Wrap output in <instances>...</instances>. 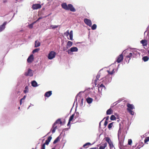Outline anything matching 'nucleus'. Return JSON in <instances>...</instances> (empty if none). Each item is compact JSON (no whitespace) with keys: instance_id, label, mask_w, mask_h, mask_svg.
Here are the masks:
<instances>
[{"instance_id":"obj_1","label":"nucleus","mask_w":149,"mask_h":149,"mask_svg":"<svg viewBox=\"0 0 149 149\" xmlns=\"http://www.w3.org/2000/svg\"><path fill=\"white\" fill-rule=\"evenodd\" d=\"M61 6L63 8L66 10H70L71 11L74 12L76 11L75 8L71 4H69L67 5L66 3H64L61 4Z\"/></svg>"},{"instance_id":"obj_2","label":"nucleus","mask_w":149,"mask_h":149,"mask_svg":"<svg viewBox=\"0 0 149 149\" xmlns=\"http://www.w3.org/2000/svg\"><path fill=\"white\" fill-rule=\"evenodd\" d=\"M57 123L60 124H61L62 123L61 119L59 118L53 124L52 128L51 129V131L52 133H54L55 132L56 130L57 129V126H56V125Z\"/></svg>"},{"instance_id":"obj_3","label":"nucleus","mask_w":149,"mask_h":149,"mask_svg":"<svg viewBox=\"0 0 149 149\" xmlns=\"http://www.w3.org/2000/svg\"><path fill=\"white\" fill-rule=\"evenodd\" d=\"M112 79V78L110 75L108 74L105 77V79L103 80V83L106 85L110 82Z\"/></svg>"},{"instance_id":"obj_4","label":"nucleus","mask_w":149,"mask_h":149,"mask_svg":"<svg viewBox=\"0 0 149 149\" xmlns=\"http://www.w3.org/2000/svg\"><path fill=\"white\" fill-rule=\"evenodd\" d=\"M56 55V53L54 51H52L50 52L48 54V58L50 60L54 58Z\"/></svg>"},{"instance_id":"obj_5","label":"nucleus","mask_w":149,"mask_h":149,"mask_svg":"<svg viewBox=\"0 0 149 149\" xmlns=\"http://www.w3.org/2000/svg\"><path fill=\"white\" fill-rule=\"evenodd\" d=\"M132 54V52H130L126 56L125 60L126 61L127 63L129 62L130 60L131 59V57L134 58Z\"/></svg>"},{"instance_id":"obj_6","label":"nucleus","mask_w":149,"mask_h":149,"mask_svg":"<svg viewBox=\"0 0 149 149\" xmlns=\"http://www.w3.org/2000/svg\"><path fill=\"white\" fill-rule=\"evenodd\" d=\"M115 70V68L113 67L112 65L109 68V70L107 71L109 74H112L115 72L114 70Z\"/></svg>"},{"instance_id":"obj_7","label":"nucleus","mask_w":149,"mask_h":149,"mask_svg":"<svg viewBox=\"0 0 149 149\" xmlns=\"http://www.w3.org/2000/svg\"><path fill=\"white\" fill-rule=\"evenodd\" d=\"M123 59V56L122 54L119 55L117 57L116 61L118 63L121 62Z\"/></svg>"},{"instance_id":"obj_8","label":"nucleus","mask_w":149,"mask_h":149,"mask_svg":"<svg viewBox=\"0 0 149 149\" xmlns=\"http://www.w3.org/2000/svg\"><path fill=\"white\" fill-rule=\"evenodd\" d=\"M78 49L77 47H71L70 49H68L67 51V52L68 54H70L71 52H75L77 51Z\"/></svg>"},{"instance_id":"obj_9","label":"nucleus","mask_w":149,"mask_h":149,"mask_svg":"<svg viewBox=\"0 0 149 149\" xmlns=\"http://www.w3.org/2000/svg\"><path fill=\"white\" fill-rule=\"evenodd\" d=\"M101 76V74L99 72L98 73L97 75L96 76V79L94 81V83L95 85L96 86L97 84H98V83H97V81L98 80H100L99 79L100 78Z\"/></svg>"},{"instance_id":"obj_10","label":"nucleus","mask_w":149,"mask_h":149,"mask_svg":"<svg viewBox=\"0 0 149 149\" xmlns=\"http://www.w3.org/2000/svg\"><path fill=\"white\" fill-rule=\"evenodd\" d=\"M41 6L40 4H36L33 5L32 8L33 10L41 8Z\"/></svg>"},{"instance_id":"obj_11","label":"nucleus","mask_w":149,"mask_h":149,"mask_svg":"<svg viewBox=\"0 0 149 149\" xmlns=\"http://www.w3.org/2000/svg\"><path fill=\"white\" fill-rule=\"evenodd\" d=\"M34 60V57L33 54L31 55L27 59V62L29 63H32Z\"/></svg>"},{"instance_id":"obj_12","label":"nucleus","mask_w":149,"mask_h":149,"mask_svg":"<svg viewBox=\"0 0 149 149\" xmlns=\"http://www.w3.org/2000/svg\"><path fill=\"white\" fill-rule=\"evenodd\" d=\"M84 22L88 26H92V21L90 20L87 19H84Z\"/></svg>"},{"instance_id":"obj_13","label":"nucleus","mask_w":149,"mask_h":149,"mask_svg":"<svg viewBox=\"0 0 149 149\" xmlns=\"http://www.w3.org/2000/svg\"><path fill=\"white\" fill-rule=\"evenodd\" d=\"M25 75L27 76L31 77L33 75V74L32 72V70L30 69H29L28 71L25 72Z\"/></svg>"},{"instance_id":"obj_14","label":"nucleus","mask_w":149,"mask_h":149,"mask_svg":"<svg viewBox=\"0 0 149 149\" xmlns=\"http://www.w3.org/2000/svg\"><path fill=\"white\" fill-rule=\"evenodd\" d=\"M127 106L128 107L127 110H132L134 109L135 107L134 106L133 104H131L129 103H127Z\"/></svg>"},{"instance_id":"obj_15","label":"nucleus","mask_w":149,"mask_h":149,"mask_svg":"<svg viewBox=\"0 0 149 149\" xmlns=\"http://www.w3.org/2000/svg\"><path fill=\"white\" fill-rule=\"evenodd\" d=\"M7 22H5L2 25L0 26V32L2 31L5 29V26Z\"/></svg>"},{"instance_id":"obj_16","label":"nucleus","mask_w":149,"mask_h":149,"mask_svg":"<svg viewBox=\"0 0 149 149\" xmlns=\"http://www.w3.org/2000/svg\"><path fill=\"white\" fill-rule=\"evenodd\" d=\"M141 43L143 46H146L148 45L147 41L145 40H143L141 41Z\"/></svg>"},{"instance_id":"obj_17","label":"nucleus","mask_w":149,"mask_h":149,"mask_svg":"<svg viewBox=\"0 0 149 149\" xmlns=\"http://www.w3.org/2000/svg\"><path fill=\"white\" fill-rule=\"evenodd\" d=\"M52 91H49L46 92L44 96L45 97H49L52 94Z\"/></svg>"},{"instance_id":"obj_18","label":"nucleus","mask_w":149,"mask_h":149,"mask_svg":"<svg viewBox=\"0 0 149 149\" xmlns=\"http://www.w3.org/2000/svg\"><path fill=\"white\" fill-rule=\"evenodd\" d=\"M52 139V136H50L48 137V139L46 140L45 143L44 144H45V145L46 144L47 145H48L49 144V142H50Z\"/></svg>"},{"instance_id":"obj_19","label":"nucleus","mask_w":149,"mask_h":149,"mask_svg":"<svg viewBox=\"0 0 149 149\" xmlns=\"http://www.w3.org/2000/svg\"><path fill=\"white\" fill-rule=\"evenodd\" d=\"M107 143H105L102 144L99 147V149H104L107 146Z\"/></svg>"},{"instance_id":"obj_20","label":"nucleus","mask_w":149,"mask_h":149,"mask_svg":"<svg viewBox=\"0 0 149 149\" xmlns=\"http://www.w3.org/2000/svg\"><path fill=\"white\" fill-rule=\"evenodd\" d=\"M75 113H74L73 114H72L70 117L69 120L70 121H72L74 119V117L75 118H77V116H75Z\"/></svg>"},{"instance_id":"obj_21","label":"nucleus","mask_w":149,"mask_h":149,"mask_svg":"<svg viewBox=\"0 0 149 149\" xmlns=\"http://www.w3.org/2000/svg\"><path fill=\"white\" fill-rule=\"evenodd\" d=\"M93 101V99L91 97H88L86 99V101L88 104H90Z\"/></svg>"},{"instance_id":"obj_22","label":"nucleus","mask_w":149,"mask_h":149,"mask_svg":"<svg viewBox=\"0 0 149 149\" xmlns=\"http://www.w3.org/2000/svg\"><path fill=\"white\" fill-rule=\"evenodd\" d=\"M40 43L38 40H36L35 43V47H37L40 46Z\"/></svg>"},{"instance_id":"obj_23","label":"nucleus","mask_w":149,"mask_h":149,"mask_svg":"<svg viewBox=\"0 0 149 149\" xmlns=\"http://www.w3.org/2000/svg\"><path fill=\"white\" fill-rule=\"evenodd\" d=\"M132 53L133 54L132 55L133 56L134 58L136 55L139 54V53L137 50H134L132 52Z\"/></svg>"},{"instance_id":"obj_24","label":"nucleus","mask_w":149,"mask_h":149,"mask_svg":"<svg viewBox=\"0 0 149 149\" xmlns=\"http://www.w3.org/2000/svg\"><path fill=\"white\" fill-rule=\"evenodd\" d=\"M143 143L142 142H139V145L138 146V149H139L141 147H143ZM134 146H133L132 147V149H134Z\"/></svg>"},{"instance_id":"obj_25","label":"nucleus","mask_w":149,"mask_h":149,"mask_svg":"<svg viewBox=\"0 0 149 149\" xmlns=\"http://www.w3.org/2000/svg\"><path fill=\"white\" fill-rule=\"evenodd\" d=\"M32 86L33 87H36L38 86L37 83L35 81H33L31 82Z\"/></svg>"},{"instance_id":"obj_26","label":"nucleus","mask_w":149,"mask_h":149,"mask_svg":"<svg viewBox=\"0 0 149 149\" xmlns=\"http://www.w3.org/2000/svg\"><path fill=\"white\" fill-rule=\"evenodd\" d=\"M70 39L71 40H73V31L71 30L69 34Z\"/></svg>"},{"instance_id":"obj_27","label":"nucleus","mask_w":149,"mask_h":149,"mask_svg":"<svg viewBox=\"0 0 149 149\" xmlns=\"http://www.w3.org/2000/svg\"><path fill=\"white\" fill-rule=\"evenodd\" d=\"M60 138L59 136H58L54 141L53 142V144H56L58 141H60Z\"/></svg>"},{"instance_id":"obj_28","label":"nucleus","mask_w":149,"mask_h":149,"mask_svg":"<svg viewBox=\"0 0 149 149\" xmlns=\"http://www.w3.org/2000/svg\"><path fill=\"white\" fill-rule=\"evenodd\" d=\"M112 110L111 108H110L108 110L106 111L107 115H110L112 113Z\"/></svg>"},{"instance_id":"obj_29","label":"nucleus","mask_w":149,"mask_h":149,"mask_svg":"<svg viewBox=\"0 0 149 149\" xmlns=\"http://www.w3.org/2000/svg\"><path fill=\"white\" fill-rule=\"evenodd\" d=\"M92 145L91 143L89 142L87 143L84 144V147L85 148H87L89 146Z\"/></svg>"},{"instance_id":"obj_30","label":"nucleus","mask_w":149,"mask_h":149,"mask_svg":"<svg viewBox=\"0 0 149 149\" xmlns=\"http://www.w3.org/2000/svg\"><path fill=\"white\" fill-rule=\"evenodd\" d=\"M142 59L144 61H146L148 60L149 57L147 56H144L143 57Z\"/></svg>"},{"instance_id":"obj_31","label":"nucleus","mask_w":149,"mask_h":149,"mask_svg":"<svg viewBox=\"0 0 149 149\" xmlns=\"http://www.w3.org/2000/svg\"><path fill=\"white\" fill-rule=\"evenodd\" d=\"M58 25H51L50 26V29H54L55 28H57L58 27Z\"/></svg>"},{"instance_id":"obj_32","label":"nucleus","mask_w":149,"mask_h":149,"mask_svg":"<svg viewBox=\"0 0 149 149\" xmlns=\"http://www.w3.org/2000/svg\"><path fill=\"white\" fill-rule=\"evenodd\" d=\"M73 43L70 41H68L67 43V46L68 47H70L72 45Z\"/></svg>"},{"instance_id":"obj_33","label":"nucleus","mask_w":149,"mask_h":149,"mask_svg":"<svg viewBox=\"0 0 149 149\" xmlns=\"http://www.w3.org/2000/svg\"><path fill=\"white\" fill-rule=\"evenodd\" d=\"M29 92V87L28 86H26L25 88V89L24 91V92L26 93Z\"/></svg>"},{"instance_id":"obj_34","label":"nucleus","mask_w":149,"mask_h":149,"mask_svg":"<svg viewBox=\"0 0 149 149\" xmlns=\"http://www.w3.org/2000/svg\"><path fill=\"white\" fill-rule=\"evenodd\" d=\"M97 25L96 24H93L91 26V29L92 30H94L96 29Z\"/></svg>"},{"instance_id":"obj_35","label":"nucleus","mask_w":149,"mask_h":149,"mask_svg":"<svg viewBox=\"0 0 149 149\" xmlns=\"http://www.w3.org/2000/svg\"><path fill=\"white\" fill-rule=\"evenodd\" d=\"M105 141H107L108 143H109L111 141L110 140V138L109 137H106L105 138Z\"/></svg>"},{"instance_id":"obj_36","label":"nucleus","mask_w":149,"mask_h":149,"mask_svg":"<svg viewBox=\"0 0 149 149\" xmlns=\"http://www.w3.org/2000/svg\"><path fill=\"white\" fill-rule=\"evenodd\" d=\"M110 119H111V120H116V118L115 116L113 115H112L111 116V118H110Z\"/></svg>"},{"instance_id":"obj_37","label":"nucleus","mask_w":149,"mask_h":149,"mask_svg":"<svg viewBox=\"0 0 149 149\" xmlns=\"http://www.w3.org/2000/svg\"><path fill=\"white\" fill-rule=\"evenodd\" d=\"M79 102H80V105L81 106H82L83 105V98L82 99L80 98V100L79 99Z\"/></svg>"},{"instance_id":"obj_38","label":"nucleus","mask_w":149,"mask_h":149,"mask_svg":"<svg viewBox=\"0 0 149 149\" xmlns=\"http://www.w3.org/2000/svg\"><path fill=\"white\" fill-rule=\"evenodd\" d=\"M109 146H110V148L111 149H112V148L114 147L113 144L111 141L110 143H109Z\"/></svg>"},{"instance_id":"obj_39","label":"nucleus","mask_w":149,"mask_h":149,"mask_svg":"<svg viewBox=\"0 0 149 149\" xmlns=\"http://www.w3.org/2000/svg\"><path fill=\"white\" fill-rule=\"evenodd\" d=\"M113 122L109 124L108 125V128L109 129H111L113 126Z\"/></svg>"},{"instance_id":"obj_40","label":"nucleus","mask_w":149,"mask_h":149,"mask_svg":"<svg viewBox=\"0 0 149 149\" xmlns=\"http://www.w3.org/2000/svg\"><path fill=\"white\" fill-rule=\"evenodd\" d=\"M123 141L122 142H120L119 143V146L120 148H123Z\"/></svg>"},{"instance_id":"obj_41","label":"nucleus","mask_w":149,"mask_h":149,"mask_svg":"<svg viewBox=\"0 0 149 149\" xmlns=\"http://www.w3.org/2000/svg\"><path fill=\"white\" fill-rule=\"evenodd\" d=\"M40 49L39 48L36 49L33 51L32 52L33 53H34L35 52H38L40 50Z\"/></svg>"},{"instance_id":"obj_42","label":"nucleus","mask_w":149,"mask_h":149,"mask_svg":"<svg viewBox=\"0 0 149 149\" xmlns=\"http://www.w3.org/2000/svg\"><path fill=\"white\" fill-rule=\"evenodd\" d=\"M127 111L131 115H133L134 114V112L132 111V110H129Z\"/></svg>"},{"instance_id":"obj_43","label":"nucleus","mask_w":149,"mask_h":149,"mask_svg":"<svg viewBox=\"0 0 149 149\" xmlns=\"http://www.w3.org/2000/svg\"><path fill=\"white\" fill-rule=\"evenodd\" d=\"M149 141V137H146L144 140L145 143H146Z\"/></svg>"},{"instance_id":"obj_44","label":"nucleus","mask_w":149,"mask_h":149,"mask_svg":"<svg viewBox=\"0 0 149 149\" xmlns=\"http://www.w3.org/2000/svg\"><path fill=\"white\" fill-rule=\"evenodd\" d=\"M64 35L67 36H68L70 34V33L69 32V30L67 31L64 33Z\"/></svg>"},{"instance_id":"obj_45","label":"nucleus","mask_w":149,"mask_h":149,"mask_svg":"<svg viewBox=\"0 0 149 149\" xmlns=\"http://www.w3.org/2000/svg\"><path fill=\"white\" fill-rule=\"evenodd\" d=\"M132 143V140L131 139H129L128 140V144L129 145H131Z\"/></svg>"},{"instance_id":"obj_46","label":"nucleus","mask_w":149,"mask_h":149,"mask_svg":"<svg viewBox=\"0 0 149 149\" xmlns=\"http://www.w3.org/2000/svg\"><path fill=\"white\" fill-rule=\"evenodd\" d=\"M68 48V47L67 46L65 47H63V51H65Z\"/></svg>"},{"instance_id":"obj_47","label":"nucleus","mask_w":149,"mask_h":149,"mask_svg":"<svg viewBox=\"0 0 149 149\" xmlns=\"http://www.w3.org/2000/svg\"><path fill=\"white\" fill-rule=\"evenodd\" d=\"M99 86L102 88V89H105V86L102 84H101Z\"/></svg>"},{"instance_id":"obj_48","label":"nucleus","mask_w":149,"mask_h":149,"mask_svg":"<svg viewBox=\"0 0 149 149\" xmlns=\"http://www.w3.org/2000/svg\"><path fill=\"white\" fill-rule=\"evenodd\" d=\"M98 91L99 92H101V91H102V88L100 87V86H98Z\"/></svg>"},{"instance_id":"obj_49","label":"nucleus","mask_w":149,"mask_h":149,"mask_svg":"<svg viewBox=\"0 0 149 149\" xmlns=\"http://www.w3.org/2000/svg\"><path fill=\"white\" fill-rule=\"evenodd\" d=\"M45 144H43L42 146L41 149H45Z\"/></svg>"},{"instance_id":"obj_50","label":"nucleus","mask_w":149,"mask_h":149,"mask_svg":"<svg viewBox=\"0 0 149 149\" xmlns=\"http://www.w3.org/2000/svg\"><path fill=\"white\" fill-rule=\"evenodd\" d=\"M34 24V23H33L32 24H31L30 25H29V27L31 29L33 27V24Z\"/></svg>"},{"instance_id":"obj_51","label":"nucleus","mask_w":149,"mask_h":149,"mask_svg":"<svg viewBox=\"0 0 149 149\" xmlns=\"http://www.w3.org/2000/svg\"><path fill=\"white\" fill-rule=\"evenodd\" d=\"M108 123V122L107 121H105V122L104 123V125L106 126L107 125V124Z\"/></svg>"},{"instance_id":"obj_52","label":"nucleus","mask_w":149,"mask_h":149,"mask_svg":"<svg viewBox=\"0 0 149 149\" xmlns=\"http://www.w3.org/2000/svg\"><path fill=\"white\" fill-rule=\"evenodd\" d=\"M26 95H24V96L23 97V98H22L21 99V100H24L26 98Z\"/></svg>"},{"instance_id":"obj_53","label":"nucleus","mask_w":149,"mask_h":149,"mask_svg":"<svg viewBox=\"0 0 149 149\" xmlns=\"http://www.w3.org/2000/svg\"><path fill=\"white\" fill-rule=\"evenodd\" d=\"M70 122L71 121H70L69 120V121L68 122V123L67 124V126H69L70 125Z\"/></svg>"},{"instance_id":"obj_54","label":"nucleus","mask_w":149,"mask_h":149,"mask_svg":"<svg viewBox=\"0 0 149 149\" xmlns=\"http://www.w3.org/2000/svg\"><path fill=\"white\" fill-rule=\"evenodd\" d=\"M109 118V116H107L106 117V120H105V121H107L108 120Z\"/></svg>"},{"instance_id":"obj_55","label":"nucleus","mask_w":149,"mask_h":149,"mask_svg":"<svg viewBox=\"0 0 149 149\" xmlns=\"http://www.w3.org/2000/svg\"><path fill=\"white\" fill-rule=\"evenodd\" d=\"M22 100L20 99V105H21L22 103Z\"/></svg>"},{"instance_id":"obj_56","label":"nucleus","mask_w":149,"mask_h":149,"mask_svg":"<svg viewBox=\"0 0 149 149\" xmlns=\"http://www.w3.org/2000/svg\"><path fill=\"white\" fill-rule=\"evenodd\" d=\"M89 149H97V148L96 147H94L90 148Z\"/></svg>"},{"instance_id":"obj_57","label":"nucleus","mask_w":149,"mask_h":149,"mask_svg":"<svg viewBox=\"0 0 149 149\" xmlns=\"http://www.w3.org/2000/svg\"><path fill=\"white\" fill-rule=\"evenodd\" d=\"M7 2V0H4L3 1V2L4 3H6Z\"/></svg>"},{"instance_id":"obj_58","label":"nucleus","mask_w":149,"mask_h":149,"mask_svg":"<svg viewBox=\"0 0 149 149\" xmlns=\"http://www.w3.org/2000/svg\"><path fill=\"white\" fill-rule=\"evenodd\" d=\"M119 126H120V129H119V130H120V126H121V123H120V124H119Z\"/></svg>"},{"instance_id":"obj_59","label":"nucleus","mask_w":149,"mask_h":149,"mask_svg":"<svg viewBox=\"0 0 149 149\" xmlns=\"http://www.w3.org/2000/svg\"><path fill=\"white\" fill-rule=\"evenodd\" d=\"M39 18V19H41L42 18V17H40Z\"/></svg>"},{"instance_id":"obj_60","label":"nucleus","mask_w":149,"mask_h":149,"mask_svg":"<svg viewBox=\"0 0 149 149\" xmlns=\"http://www.w3.org/2000/svg\"><path fill=\"white\" fill-rule=\"evenodd\" d=\"M40 19H39V18H38V19L36 20V21H38V20H39Z\"/></svg>"},{"instance_id":"obj_61","label":"nucleus","mask_w":149,"mask_h":149,"mask_svg":"<svg viewBox=\"0 0 149 149\" xmlns=\"http://www.w3.org/2000/svg\"><path fill=\"white\" fill-rule=\"evenodd\" d=\"M102 121H101L100 123H99V125H100V126L101 125V122Z\"/></svg>"},{"instance_id":"obj_62","label":"nucleus","mask_w":149,"mask_h":149,"mask_svg":"<svg viewBox=\"0 0 149 149\" xmlns=\"http://www.w3.org/2000/svg\"><path fill=\"white\" fill-rule=\"evenodd\" d=\"M20 109V107H18V109Z\"/></svg>"},{"instance_id":"obj_63","label":"nucleus","mask_w":149,"mask_h":149,"mask_svg":"<svg viewBox=\"0 0 149 149\" xmlns=\"http://www.w3.org/2000/svg\"><path fill=\"white\" fill-rule=\"evenodd\" d=\"M129 59V58H128L127 59V61H128V60Z\"/></svg>"},{"instance_id":"obj_64","label":"nucleus","mask_w":149,"mask_h":149,"mask_svg":"<svg viewBox=\"0 0 149 149\" xmlns=\"http://www.w3.org/2000/svg\"><path fill=\"white\" fill-rule=\"evenodd\" d=\"M148 54H149V50H148Z\"/></svg>"}]
</instances>
